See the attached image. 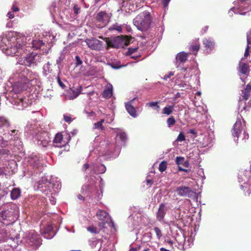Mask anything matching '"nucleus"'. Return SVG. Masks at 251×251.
<instances>
[{"label":"nucleus","instance_id":"obj_1","mask_svg":"<svg viewBox=\"0 0 251 251\" xmlns=\"http://www.w3.org/2000/svg\"><path fill=\"white\" fill-rule=\"evenodd\" d=\"M100 38L103 39L106 42L107 47L112 48H124L127 46L130 42L131 38L127 35H120L109 38H103L102 36H99Z\"/></svg>","mask_w":251,"mask_h":251},{"label":"nucleus","instance_id":"obj_2","mask_svg":"<svg viewBox=\"0 0 251 251\" xmlns=\"http://www.w3.org/2000/svg\"><path fill=\"white\" fill-rule=\"evenodd\" d=\"M151 22V15L147 12L140 13L133 20L134 25L141 31H146L149 28Z\"/></svg>","mask_w":251,"mask_h":251},{"label":"nucleus","instance_id":"obj_3","mask_svg":"<svg viewBox=\"0 0 251 251\" xmlns=\"http://www.w3.org/2000/svg\"><path fill=\"white\" fill-rule=\"evenodd\" d=\"M42 56L36 52H32L23 58H20L18 63L20 65H25L28 67L36 66L38 63L41 62Z\"/></svg>","mask_w":251,"mask_h":251},{"label":"nucleus","instance_id":"obj_4","mask_svg":"<svg viewBox=\"0 0 251 251\" xmlns=\"http://www.w3.org/2000/svg\"><path fill=\"white\" fill-rule=\"evenodd\" d=\"M70 140L71 137L69 135H66L64 136L61 133L59 132L55 135L53 143L55 147L61 148L68 145Z\"/></svg>","mask_w":251,"mask_h":251},{"label":"nucleus","instance_id":"obj_5","mask_svg":"<svg viewBox=\"0 0 251 251\" xmlns=\"http://www.w3.org/2000/svg\"><path fill=\"white\" fill-rule=\"evenodd\" d=\"M232 135L234 137L239 138V135L243 132V136L242 139H248L249 134L243 130V126L240 121H237L234 124L232 129Z\"/></svg>","mask_w":251,"mask_h":251},{"label":"nucleus","instance_id":"obj_6","mask_svg":"<svg viewBox=\"0 0 251 251\" xmlns=\"http://www.w3.org/2000/svg\"><path fill=\"white\" fill-rule=\"evenodd\" d=\"M19 77L22 79L20 83L23 82L24 85H25L29 84L30 81L33 78V73L26 68H25L22 70V71L19 74ZM25 88V86L24 85L20 91H22Z\"/></svg>","mask_w":251,"mask_h":251},{"label":"nucleus","instance_id":"obj_7","mask_svg":"<svg viewBox=\"0 0 251 251\" xmlns=\"http://www.w3.org/2000/svg\"><path fill=\"white\" fill-rule=\"evenodd\" d=\"M12 55L17 56L23 54L25 50V44L23 42L17 40L9 49Z\"/></svg>","mask_w":251,"mask_h":251},{"label":"nucleus","instance_id":"obj_8","mask_svg":"<svg viewBox=\"0 0 251 251\" xmlns=\"http://www.w3.org/2000/svg\"><path fill=\"white\" fill-rule=\"evenodd\" d=\"M26 242L30 246L38 247L41 244L40 235L35 231L31 232L26 237Z\"/></svg>","mask_w":251,"mask_h":251},{"label":"nucleus","instance_id":"obj_9","mask_svg":"<svg viewBox=\"0 0 251 251\" xmlns=\"http://www.w3.org/2000/svg\"><path fill=\"white\" fill-rule=\"evenodd\" d=\"M85 42L88 47L92 50H100L103 49V42L96 38L86 39Z\"/></svg>","mask_w":251,"mask_h":251},{"label":"nucleus","instance_id":"obj_10","mask_svg":"<svg viewBox=\"0 0 251 251\" xmlns=\"http://www.w3.org/2000/svg\"><path fill=\"white\" fill-rule=\"evenodd\" d=\"M168 210L165 202L160 204L158 210L156 213V220L159 222H164V218Z\"/></svg>","mask_w":251,"mask_h":251},{"label":"nucleus","instance_id":"obj_11","mask_svg":"<svg viewBox=\"0 0 251 251\" xmlns=\"http://www.w3.org/2000/svg\"><path fill=\"white\" fill-rule=\"evenodd\" d=\"M37 143L43 147H47L50 142V138L47 132L41 133L37 136Z\"/></svg>","mask_w":251,"mask_h":251},{"label":"nucleus","instance_id":"obj_12","mask_svg":"<svg viewBox=\"0 0 251 251\" xmlns=\"http://www.w3.org/2000/svg\"><path fill=\"white\" fill-rule=\"evenodd\" d=\"M176 191L177 194L181 197H190L193 193L192 190L189 187L186 186L178 187L176 188Z\"/></svg>","mask_w":251,"mask_h":251},{"label":"nucleus","instance_id":"obj_13","mask_svg":"<svg viewBox=\"0 0 251 251\" xmlns=\"http://www.w3.org/2000/svg\"><path fill=\"white\" fill-rule=\"evenodd\" d=\"M108 18V14L105 11H100L97 14L96 20L97 22L102 24L101 27H102L106 25Z\"/></svg>","mask_w":251,"mask_h":251},{"label":"nucleus","instance_id":"obj_14","mask_svg":"<svg viewBox=\"0 0 251 251\" xmlns=\"http://www.w3.org/2000/svg\"><path fill=\"white\" fill-rule=\"evenodd\" d=\"M202 42L207 53H210L214 49L215 43L212 39L205 38Z\"/></svg>","mask_w":251,"mask_h":251},{"label":"nucleus","instance_id":"obj_15","mask_svg":"<svg viewBox=\"0 0 251 251\" xmlns=\"http://www.w3.org/2000/svg\"><path fill=\"white\" fill-rule=\"evenodd\" d=\"M135 98L131 100L128 102L126 103L125 107L126 110L128 112V113L133 117L135 118L137 116V111L134 108V107L132 105V102L135 100Z\"/></svg>","mask_w":251,"mask_h":251},{"label":"nucleus","instance_id":"obj_16","mask_svg":"<svg viewBox=\"0 0 251 251\" xmlns=\"http://www.w3.org/2000/svg\"><path fill=\"white\" fill-rule=\"evenodd\" d=\"M102 242V240L100 239L91 241L90 246L93 251H99L101 248Z\"/></svg>","mask_w":251,"mask_h":251},{"label":"nucleus","instance_id":"obj_17","mask_svg":"<svg viewBox=\"0 0 251 251\" xmlns=\"http://www.w3.org/2000/svg\"><path fill=\"white\" fill-rule=\"evenodd\" d=\"M112 90V85L110 84L107 85L106 88L103 90L101 94L102 97L106 99H110L113 94Z\"/></svg>","mask_w":251,"mask_h":251},{"label":"nucleus","instance_id":"obj_18","mask_svg":"<svg viewBox=\"0 0 251 251\" xmlns=\"http://www.w3.org/2000/svg\"><path fill=\"white\" fill-rule=\"evenodd\" d=\"M239 71L243 75H248L250 73V67L246 63H240L239 64Z\"/></svg>","mask_w":251,"mask_h":251},{"label":"nucleus","instance_id":"obj_19","mask_svg":"<svg viewBox=\"0 0 251 251\" xmlns=\"http://www.w3.org/2000/svg\"><path fill=\"white\" fill-rule=\"evenodd\" d=\"M251 92V83H248L246 85L244 90H242V99L244 100H247L249 99L250 96V93Z\"/></svg>","mask_w":251,"mask_h":251},{"label":"nucleus","instance_id":"obj_20","mask_svg":"<svg viewBox=\"0 0 251 251\" xmlns=\"http://www.w3.org/2000/svg\"><path fill=\"white\" fill-rule=\"evenodd\" d=\"M200 49V44L198 41L194 43L192 42L189 47V50L194 55L197 54L198 51Z\"/></svg>","mask_w":251,"mask_h":251},{"label":"nucleus","instance_id":"obj_21","mask_svg":"<svg viewBox=\"0 0 251 251\" xmlns=\"http://www.w3.org/2000/svg\"><path fill=\"white\" fill-rule=\"evenodd\" d=\"M10 126V122L9 120L4 116H0V128H8Z\"/></svg>","mask_w":251,"mask_h":251},{"label":"nucleus","instance_id":"obj_22","mask_svg":"<svg viewBox=\"0 0 251 251\" xmlns=\"http://www.w3.org/2000/svg\"><path fill=\"white\" fill-rule=\"evenodd\" d=\"M190 53H186L185 52H180L176 56V59L181 63H184L187 60L188 55Z\"/></svg>","mask_w":251,"mask_h":251},{"label":"nucleus","instance_id":"obj_23","mask_svg":"<svg viewBox=\"0 0 251 251\" xmlns=\"http://www.w3.org/2000/svg\"><path fill=\"white\" fill-rule=\"evenodd\" d=\"M21 195V190L19 188H13L11 192L10 196L12 200L17 199Z\"/></svg>","mask_w":251,"mask_h":251},{"label":"nucleus","instance_id":"obj_24","mask_svg":"<svg viewBox=\"0 0 251 251\" xmlns=\"http://www.w3.org/2000/svg\"><path fill=\"white\" fill-rule=\"evenodd\" d=\"M97 217L100 220H104L108 216V213L103 210H99L97 214Z\"/></svg>","mask_w":251,"mask_h":251},{"label":"nucleus","instance_id":"obj_25","mask_svg":"<svg viewBox=\"0 0 251 251\" xmlns=\"http://www.w3.org/2000/svg\"><path fill=\"white\" fill-rule=\"evenodd\" d=\"M174 110V106H168L165 107L162 110V113L167 115H169L172 114Z\"/></svg>","mask_w":251,"mask_h":251},{"label":"nucleus","instance_id":"obj_26","mask_svg":"<svg viewBox=\"0 0 251 251\" xmlns=\"http://www.w3.org/2000/svg\"><path fill=\"white\" fill-rule=\"evenodd\" d=\"M44 44L40 40H33L32 41V47L36 49H39Z\"/></svg>","mask_w":251,"mask_h":251},{"label":"nucleus","instance_id":"obj_27","mask_svg":"<svg viewBox=\"0 0 251 251\" xmlns=\"http://www.w3.org/2000/svg\"><path fill=\"white\" fill-rule=\"evenodd\" d=\"M109 30L112 31L114 30L118 31L119 32H122V27L121 25H119L118 24H115L111 26L109 28Z\"/></svg>","mask_w":251,"mask_h":251},{"label":"nucleus","instance_id":"obj_28","mask_svg":"<svg viewBox=\"0 0 251 251\" xmlns=\"http://www.w3.org/2000/svg\"><path fill=\"white\" fill-rule=\"evenodd\" d=\"M10 154V150L0 148V156H7Z\"/></svg>","mask_w":251,"mask_h":251},{"label":"nucleus","instance_id":"obj_29","mask_svg":"<svg viewBox=\"0 0 251 251\" xmlns=\"http://www.w3.org/2000/svg\"><path fill=\"white\" fill-rule=\"evenodd\" d=\"M82 90V86H79L78 88H77L75 90H72V94L73 96V98H75L77 97L80 93Z\"/></svg>","mask_w":251,"mask_h":251},{"label":"nucleus","instance_id":"obj_30","mask_svg":"<svg viewBox=\"0 0 251 251\" xmlns=\"http://www.w3.org/2000/svg\"><path fill=\"white\" fill-rule=\"evenodd\" d=\"M167 167V162L166 161H162L159 166V170L160 172H164Z\"/></svg>","mask_w":251,"mask_h":251},{"label":"nucleus","instance_id":"obj_31","mask_svg":"<svg viewBox=\"0 0 251 251\" xmlns=\"http://www.w3.org/2000/svg\"><path fill=\"white\" fill-rule=\"evenodd\" d=\"M87 230L90 232L94 234H98L99 233V230L97 227L94 226H90L87 228Z\"/></svg>","mask_w":251,"mask_h":251},{"label":"nucleus","instance_id":"obj_32","mask_svg":"<svg viewBox=\"0 0 251 251\" xmlns=\"http://www.w3.org/2000/svg\"><path fill=\"white\" fill-rule=\"evenodd\" d=\"M176 123V120L174 117H169L167 120V124L169 127L174 125Z\"/></svg>","mask_w":251,"mask_h":251},{"label":"nucleus","instance_id":"obj_33","mask_svg":"<svg viewBox=\"0 0 251 251\" xmlns=\"http://www.w3.org/2000/svg\"><path fill=\"white\" fill-rule=\"evenodd\" d=\"M10 143H9V142L6 140H4V139L2 141L1 145H0V148L5 149L6 148L8 147L9 150H11L10 147Z\"/></svg>","mask_w":251,"mask_h":251},{"label":"nucleus","instance_id":"obj_34","mask_svg":"<svg viewBox=\"0 0 251 251\" xmlns=\"http://www.w3.org/2000/svg\"><path fill=\"white\" fill-rule=\"evenodd\" d=\"M247 43H248V45L247 46V47L246 48L245 51V53L244 54V58H247L250 55L249 50L250 49V47L249 46V44H250L251 43L250 42L249 40H248V41H247Z\"/></svg>","mask_w":251,"mask_h":251},{"label":"nucleus","instance_id":"obj_35","mask_svg":"<svg viewBox=\"0 0 251 251\" xmlns=\"http://www.w3.org/2000/svg\"><path fill=\"white\" fill-rule=\"evenodd\" d=\"M93 128L94 129H100L101 130H104V127L99 122H98L97 123H95L94 124V127Z\"/></svg>","mask_w":251,"mask_h":251},{"label":"nucleus","instance_id":"obj_36","mask_svg":"<svg viewBox=\"0 0 251 251\" xmlns=\"http://www.w3.org/2000/svg\"><path fill=\"white\" fill-rule=\"evenodd\" d=\"M184 161V158L183 157L177 156L176 158V163L178 165L182 164Z\"/></svg>","mask_w":251,"mask_h":251},{"label":"nucleus","instance_id":"obj_37","mask_svg":"<svg viewBox=\"0 0 251 251\" xmlns=\"http://www.w3.org/2000/svg\"><path fill=\"white\" fill-rule=\"evenodd\" d=\"M154 231L157 236V237L158 238V239H159L162 235L161 230L159 227H155L154 228Z\"/></svg>","mask_w":251,"mask_h":251},{"label":"nucleus","instance_id":"obj_38","mask_svg":"<svg viewBox=\"0 0 251 251\" xmlns=\"http://www.w3.org/2000/svg\"><path fill=\"white\" fill-rule=\"evenodd\" d=\"M118 136L119 137L120 139L123 142H125L126 140V135L125 133L124 132H121L119 133L118 134Z\"/></svg>","mask_w":251,"mask_h":251},{"label":"nucleus","instance_id":"obj_39","mask_svg":"<svg viewBox=\"0 0 251 251\" xmlns=\"http://www.w3.org/2000/svg\"><path fill=\"white\" fill-rule=\"evenodd\" d=\"M176 140L178 141H180V142L185 141V135H184V134L182 132H180L178 134Z\"/></svg>","mask_w":251,"mask_h":251},{"label":"nucleus","instance_id":"obj_40","mask_svg":"<svg viewBox=\"0 0 251 251\" xmlns=\"http://www.w3.org/2000/svg\"><path fill=\"white\" fill-rule=\"evenodd\" d=\"M75 65L76 66H78L82 64V61L78 56H76L75 57Z\"/></svg>","mask_w":251,"mask_h":251},{"label":"nucleus","instance_id":"obj_41","mask_svg":"<svg viewBox=\"0 0 251 251\" xmlns=\"http://www.w3.org/2000/svg\"><path fill=\"white\" fill-rule=\"evenodd\" d=\"M137 49H138V48H129L128 49V51L127 52V55H131V54H132V53H133L135 52H136V50H137Z\"/></svg>","mask_w":251,"mask_h":251},{"label":"nucleus","instance_id":"obj_42","mask_svg":"<svg viewBox=\"0 0 251 251\" xmlns=\"http://www.w3.org/2000/svg\"><path fill=\"white\" fill-rule=\"evenodd\" d=\"M80 9V8L77 5L75 4L74 5L73 8L74 13L77 14L79 12Z\"/></svg>","mask_w":251,"mask_h":251},{"label":"nucleus","instance_id":"obj_43","mask_svg":"<svg viewBox=\"0 0 251 251\" xmlns=\"http://www.w3.org/2000/svg\"><path fill=\"white\" fill-rule=\"evenodd\" d=\"M174 75V73L171 72L168 75H166L164 76V79L167 80L168 78H170L172 76Z\"/></svg>","mask_w":251,"mask_h":251},{"label":"nucleus","instance_id":"obj_44","mask_svg":"<svg viewBox=\"0 0 251 251\" xmlns=\"http://www.w3.org/2000/svg\"><path fill=\"white\" fill-rule=\"evenodd\" d=\"M89 167H90V165L88 163H86L82 166V170L84 172H85L88 168H89Z\"/></svg>","mask_w":251,"mask_h":251},{"label":"nucleus","instance_id":"obj_45","mask_svg":"<svg viewBox=\"0 0 251 251\" xmlns=\"http://www.w3.org/2000/svg\"><path fill=\"white\" fill-rule=\"evenodd\" d=\"M170 0H161L162 3L163 4V6L164 8H166L168 6Z\"/></svg>","mask_w":251,"mask_h":251},{"label":"nucleus","instance_id":"obj_46","mask_svg":"<svg viewBox=\"0 0 251 251\" xmlns=\"http://www.w3.org/2000/svg\"><path fill=\"white\" fill-rule=\"evenodd\" d=\"M111 66L114 69H118L122 67L123 66H119V65L117 63H112L111 64Z\"/></svg>","mask_w":251,"mask_h":251},{"label":"nucleus","instance_id":"obj_47","mask_svg":"<svg viewBox=\"0 0 251 251\" xmlns=\"http://www.w3.org/2000/svg\"><path fill=\"white\" fill-rule=\"evenodd\" d=\"M64 120L66 122H70L72 120V118L70 116L67 115L64 116Z\"/></svg>","mask_w":251,"mask_h":251},{"label":"nucleus","instance_id":"obj_48","mask_svg":"<svg viewBox=\"0 0 251 251\" xmlns=\"http://www.w3.org/2000/svg\"><path fill=\"white\" fill-rule=\"evenodd\" d=\"M84 112L88 115L89 117H93L95 115V113L94 111L88 112L86 110H84Z\"/></svg>","mask_w":251,"mask_h":251},{"label":"nucleus","instance_id":"obj_49","mask_svg":"<svg viewBox=\"0 0 251 251\" xmlns=\"http://www.w3.org/2000/svg\"><path fill=\"white\" fill-rule=\"evenodd\" d=\"M57 82L59 85L62 88H64L65 87V85L63 84V83L61 81L59 76L57 77Z\"/></svg>","mask_w":251,"mask_h":251},{"label":"nucleus","instance_id":"obj_50","mask_svg":"<svg viewBox=\"0 0 251 251\" xmlns=\"http://www.w3.org/2000/svg\"><path fill=\"white\" fill-rule=\"evenodd\" d=\"M157 103H158L157 102H151L148 103V105H149V106H150L151 107H153V106H156L158 108H159V106L157 105Z\"/></svg>","mask_w":251,"mask_h":251},{"label":"nucleus","instance_id":"obj_51","mask_svg":"<svg viewBox=\"0 0 251 251\" xmlns=\"http://www.w3.org/2000/svg\"><path fill=\"white\" fill-rule=\"evenodd\" d=\"M12 9L14 12H18L19 10V8L15 5H12Z\"/></svg>","mask_w":251,"mask_h":251},{"label":"nucleus","instance_id":"obj_52","mask_svg":"<svg viewBox=\"0 0 251 251\" xmlns=\"http://www.w3.org/2000/svg\"><path fill=\"white\" fill-rule=\"evenodd\" d=\"M189 133L195 135V136H197V133L195 131V130L194 129H191L189 130Z\"/></svg>","mask_w":251,"mask_h":251},{"label":"nucleus","instance_id":"obj_53","mask_svg":"<svg viewBox=\"0 0 251 251\" xmlns=\"http://www.w3.org/2000/svg\"><path fill=\"white\" fill-rule=\"evenodd\" d=\"M7 16H8L9 18L10 19H13L14 17V15L11 12H9L7 13Z\"/></svg>","mask_w":251,"mask_h":251},{"label":"nucleus","instance_id":"obj_54","mask_svg":"<svg viewBox=\"0 0 251 251\" xmlns=\"http://www.w3.org/2000/svg\"><path fill=\"white\" fill-rule=\"evenodd\" d=\"M178 171H183V172H189L188 170L185 169H183V168H181L180 166H178Z\"/></svg>","mask_w":251,"mask_h":251},{"label":"nucleus","instance_id":"obj_55","mask_svg":"<svg viewBox=\"0 0 251 251\" xmlns=\"http://www.w3.org/2000/svg\"><path fill=\"white\" fill-rule=\"evenodd\" d=\"M11 133H8L7 134H4V135H5V137H6L7 135H10V136H12V134L15 133L16 132L15 129H13L11 130Z\"/></svg>","mask_w":251,"mask_h":251},{"label":"nucleus","instance_id":"obj_56","mask_svg":"<svg viewBox=\"0 0 251 251\" xmlns=\"http://www.w3.org/2000/svg\"><path fill=\"white\" fill-rule=\"evenodd\" d=\"M182 165L185 167H188L189 165V163L188 161H184V162H183Z\"/></svg>","mask_w":251,"mask_h":251},{"label":"nucleus","instance_id":"obj_57","mask_svg":"<svg viewBox=\"0 0 251 251\" xmlns=\"http://www.w3.org/2000/svg\"><path fill=\"white\" fill-rule=\"evenodd\" d=\"M244 4H249L251 3V0H242Z\"/></svg>","mask_w":251,"mask_h":251},{"label":"nucleus","instance_id":"obj_58","mask_svg":"<svg viewBox=\"0 0 251 251\" xmlns=\"http://www.w3.org/2000/svg\"><path fill=\"white\" fill-rule=\"evenodd\" d=\"M78 198L79 199V200H82V201H84L85 200V198L84 197H83L82 196L80 195H79L78 196Z\"/></svg>","mask_w":251,"mask_h":251},{"label":"nucleus","instance_id":"obj_59","mask_svg":"<svg viewBox=\"0 0 251 251\" xmlns=\"http://www.w3.org/2000/svg\"><path fill=\"white\" fill-rule=\"evenodd\" d=\"M160 251H170L167 250L164 248H160Z\"/></svg>","mask_w":251,"mask_h":251},{"label":"nucleus","instance_id":"obj_60","mask_svg":"<svg viewBox=\"0 0 251 251\" xmlns=\"http://www.w3.org/2000/svg\"><path fill=\"white\" fill-rule=\"evenodd\" d=\"M3 137L1 136H0V145H1V143L2 142V141H3Z\"/></svg>","mask_w":251,"mask_h":251},{"label":"nucleus","instance_id":"obj_61","mask_svg":"<svg viewBox=\"0 0 251 251\" xmlns=\"http://www.w3.org/2000/svg\"><path fill=\"white\" fill-rule=\"evenodd\" d=\"M167 242L170 245H173V242L171 240H168Z\"/></svg>","mask_w":251,"mask_h":251},{"label":"nucleus","instance_id":"obj_62","mask_svg":"<svg viewBox=\"0 0 251 251\" xmlns=\"http://www.w3.org/2000/svg\"><path fill=\"white\" fill-rule=\"evenodd\" d=\"M129 251H137V249L136 248H132L130 249Z\"/></svg>","mask_w":251,"mask_h":251},{"label":"nucleus","instance_id":"obj_63","mask_svg":"<svg viewBox=\"0 0 251 251\" xmlns=\"http://www.w3.org/2000/svg\"><path fill=\"white\" fill-rule=\"evenodd\" d=\"M104 119H100V120L99 121L100 123H101V125L104 123Z\"/></svg>","mask_w":251,"mask_h":251},{"label":"nucleus","instance_id":"obj_64","mask_svg":"<svg viewBox=\"0 0 251 251\" xmlns=\"http://www.w3.org/2000/svg\"><path fill=\"white\" fill-rule=\"evenodd\" d=\"M187 70V68H182V71H183L184 72L186 71Z\"/></svg>","mask_w":251,"mask_h":251}]
</instances>
